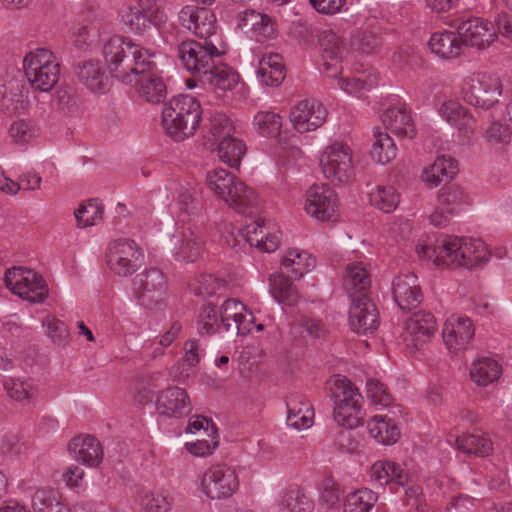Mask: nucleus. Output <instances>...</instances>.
Here are the masks:
<instances>
[{
  "label": "nucleus",
  "mask_w": 512,
  "mask_h": 512,
  "mask_svg": "<svg viewBox=\"0 0 512 512\" xmlns=\"http://www.w3.org/2000/svg\"><path fill=\"white\" fill-rule=\"evenodd\" d=\"M103 56L111 75L125 84L135 83L141 98L160 103L167 95L155 55L124 37L114 36L103 47Z\"/></svg>",
  "instance_id": "f257e3e1"
},
{
  "label": "nucleus",
  "mask_w": 512,
  "mask_h": 512,
  "mask_svg": "<svg viewBox=\"0 0 512 512\" xmlns=\"http://www.w3.org/2000/svg\"><path fill=\"white\" fill-rule=\"evenodd\" d=\"M420 258L433 260L437 266L474 268L487 262L489 252L480 239L444 236L434 243L419 245Z\"/></svg>",
  "instance_id": "f03ea898"
},
{
  "label": "nucleus",
  "mask_w": 512,
  "mask_h": 512,
  "mask_svg": "<svg viewBox=\"0 0 512 512\" xmlns=\"http://www.w3.org/2000/svg\"><path fill=\"white\" fill-rule=\"evenodd\" d=\"M201 115L202 108L195 97L178 95L164 105L162 127L173 140L184 141L195 134Z\"/></svg>",
  "instance_id": "7ed1b4c3"
},
{
  "label": "nucleus",
  "mask_w": 512,
  "mask_h": 512,
  "mask_svg": "<svg viewBox=\"0 0 512 512\" xmlns=\"http://www.w3.org/2000/svg\"><path fill=\"white\" fill-rule=\"evenodd\" d=\"M23 68L31 87L40 92L51 91L60 78V64L48 49L28 52L23 59Z\"/></svg>",
  "instance_id": "20e7f679"
},
{
  "label": "nucleus",
  "mask_w": 512,
  "mask_h": 512,
  "mask_svg": "<svg viewBox=\"0 0 512 512\" xmlns=\"http://www.w3.org/2000/svg\"><path fill=\"white\" fill-rule=\"evenodd\" d=\"M177 51L184 68L200 81L223 55V50L213 39L185 40L178 45Z\"/></svg>",
  "instance_id": "39448f33"
},
{
  "label": "nucleus",
  "mask_w": 512,
  "mask_h": 512,
  "mask_svg": "<svg viewBox=\"0 0 512 512\" xmlns=\"http://www.w3.org/2000/svg\"><path fill=\"white\" fill-rule=\"evenodd\" d=\"M502 82L499 77L482 72L465 77L461 86L464 101L472 106L489 109L502 95Z\"/></svg>",
  "instance_id": "423d86ee"
},
{
  "label": "nucleus",
  "mask_w": 512,
  "mask_h": 512,
  "mask_svg": "<svg viewBox=\"0 0 512 512\" xmlns=\"http://www.w3.org/2000/svg\"><path fill=\"white\" fill-rule=\"evenodd\" d=\"M320 166L332 183H347L353 175V151L346 143L335 141L324 149Z\"/></svg>",
  "instance_id": "0eeeda50"
},
{
  "label": "nucleus",
  "mask_w": 512,
  "mask_h": 512,
  "mask_svg": "<svg viewBox=\"0 0 512 512\" xmlns=\"http://www.w3.org/2000/svg\"><path fill=\"white\" fill-rule=\"evenodd\" d=\"M143 252L134 240L120 238L111 241L106 249V263L112 273L127 277L142 265Z\"/></svg>",
  "instance_id": "6e6552de"
},
{
  "label": "nucleus",
  "mask_w": 512,
  "mask_h": 512,
  "mask_svg": "<svg viewBox=\"0 0 512 512\" xmlns=\"http://www.w3.org/2000/svg\"><path fill=\"white\" fill-rule=\"evenodd\" d=\"M4 282L13 294L31 303H42L48 295L44 279L31 269L12 267L5 272Z\"/></svg>",
  "instance_id": "1a4fd4ad"
},
{
  "label": "nucleus",
  "mask_w": 512,
  "mask_h": 512,
  "mask_svg": "<svg viewBox=\"0 0 512 512\" xmlns=\"http://www.w3.org/2000/svg\"><path fill=\"white\" fill-rule=\"evenodd\" d=\"M133 290L139 304L147 309H158L164 303L167 282L158 268L146 269L133 279Z\"/></svg>",
  "instance_id": "9d476101"
},
{
  "label": "nucleus",
  "mask_w": 512,
  "mask_h": 512,
  "mask_svg": "<svg viewBox=\"0 0 512 512\" xmlns=\"http://www.w3.org/2000/svg\"><path fill=\"white\" fill-rule=\"evenodd\" d=\"M236 471L227 465H213L202 476L201 490L211 500H225L238 490Z\"/></svg>",
  "instance_id": "9b49d317"
},
{
  "label": "nucleus",
  "mask_w": 512,
  "mask_h": 512,
  "mask_svg": "<svg viewBox=\"0 0 512 512\" xmlns=\"http://www.w3.org/2000/svg\"><path fill=\"white\" fill-rule=\"evenodd\" d=\"M306 212L319 221H336L337 196L334 190L326 185H313L306 193Z\"/></svg>",
  "instance_id": "f8f14e48"
},
{
  "label": "nucleus",
  "mask_w": 512,
  "mask_h": 512,
  "mask_svg": "<svg viewBox=\"0 0 512 512\" xmlns=\"http://www.w3.org/2000/svg\"><path fill=\"white\" fill-rule=\"evenodd\" d=\"M437 329L435 317L430 312L420 311L406 322L402 338L406 348L415 353L434 335Z\"/></svg>",
  "instance_id": "ddd939ff"
},
{
  "label": "nucleus",
  "mask_w": 512,
  "mask_h": 512,
  "mask_svg": "<svg viewBox=\"0 0 512 512\" xmlns=\"http://www.w3.org/2000/svg\"><path fill=\"white\" fill-rule=\"evenodd\" d=\"M181 25L203 40L218 39L216 36V17L212 10L205 7L185 6L179 12Z\"/></svg>",
  "instance_id": "4468645a"
},
{
  "label": "nucleus",
  "mask_w": 512,
  "mask_h": 512,
  "mask_svg": "<svg viewBox=\"0 0 512 512\" xmlns=\"http://www.w3.org/2000/svg\"><path fill=\"white\" fill-rule=\"evenodd\" d=\"M328 111L316 99H305L297 103L290 111V120L299 133L314 131L327 119Z\"/></svg>",
  "instance_id": "2eb2a0df"
},
{
  "label": "nucleus",
  "mask_w": 512,
  "mask_h": 512,
  "mask_svg": "<svg viewBox=\"0 0 512 512\" xmlns=\"http://www.w3.org/2000/svg\"><path fill=\"white\" fill-rule=\"evenodd\" d=\"M463 46L469 45L479 50L489 47L497 38L494 25L482 18L472 17L461 21L457 26Z\"/></svg>",
  "instance_id": "dca6fc26"
},
{
  "label": "nucleus",
  "mask_w": 512,
  "mask_h": 512,
  "mask_svg": "<svg viewBox=\"0 0 512 512\" xmlns=\"http://www.w3.org/2000/svg\"><path fill=\"white\" fill-rule=\"evenodd\" d=\"M322 49L323 72L329 78H337L342 72V58L346 48L342 39L331 29L319 31L317 34Z\"/></svg>",
  "instance_id": "f3484780"
},
{
  "label": "nucleus",
  "mask_w": 512,
  "mask_h": 512,
  "mask_svg": "<svg viewBox=\"0 0 512 512\" xmlns=\"http://www.w3.org/2000/svg\"><path fill=\"white\" fill-rule=\"evenodd\" d=\"M156 410L168 418L180 419L192 411V403L187 391L178 386H169L157 393Z\"/></svg>",
  "instance_id": "a211bd4d"
},
{
  "label": "nucleus",
  "mask_w": 512,
  "mask_h": 512,
  "mask_svg": "<svg viewBox=\"0 0 512 512\" xmlns=\"http://www.w3.org/2000/svg\"><path fill=\"white\" fill-rule=\"evenodd\" d=\"M379 323L378 310L369 297L352 299L349 324L355 333L363 335L373 333L377 330Z\"/></svg>",
  "instance_id": "6ab92c4d"
},
{
  "label": "nucleus",
  "mask_w": 512,
  "mask_h": 512,
  "mask_svg": "<svg viewBox=\"0 0 512 512\" xmlns=\"http://www.w3.org/2000/svg\"><path fill=\"white\" fill-rule=\"evenodd\" d=\"M475 334L472 321L468 317L452 315L444 323L442 336L450 351L464 349Z\"/></svg>",
  "instance_id": "aec40b11"
},
{
  "label": "nucleus",
  "mask_w": 512,
  "mask_h": 512,
  "mask_svg": "<svg viewBox=\"0 0 512 512\" xmlns=\"http://www.w3.org/2000/svg\"><path fill=\"white\" fill-rule=\"evenodd\" d=\"M393 297L402 310L416 308L422 301L417 276L413 273L395 277L392 283Z\"/></svg>",
  "instance_id": "412c9836"
},
{
  "label": "nucleus",
  "mask_w": 512,
  "mask_h": 512,
  "mask_svg": "<svg viewBox=\"0 0 512 512\" xmlns=\"http://www.w3.org/2000/svg\"><path fill=\"white\" fill-rule=\"evenodd\" d=\"M69 451L77 461L90 467H97L103 459L102 446L91 435L74 437L69 443Z\"/></svg>",
  "instance_id": "4be33fe9"
},
{
  "label": "nucleus",
  "mask_w": 512,
  "mask_h": 512,
  "mask_svg": "<svg viewBox=\"0 0 512 512\" xmlns=\"http://www.w3.org/2000/svg\"><path fill=\"white\" fill-rule=\"evenodd\" d=\"M384 126L399 137L412 139L416 135L411 111L405 104L388 108L382 115Z\"/></svg>",
  "instance_id": "5701e85b"
},
{
  "label": "nucleus",
  "mask_w": 512,
  "mask_h": 512,
  "mask_svg": "<svg viewBox=\"0 0 512 512\" xmlns=\"http://www.w3.org/2000/svg\"><path fill=\"white\" fill-rule=\"evenodd\" d=\"M429 48L439 58L451 60L462 54L464 46L457 30L433 33L429 40Z\"/></svg>",
  "instance_id": "b1692460"
},
{
  "label": "nucleus",
  "mask_w": 512,
  "mask_h": 512,
  "mask_svg": "<svg viewBox=\"0 0 512 512\" xmlns=\"http://www.w3.org/2000/svg\"><path fill=\"white\" fill-rule=\"evenodd\" d=\"M439 113L449 124L456 127L465 136L468 137L474 133L476 121L469 114L467 108L459 102L452 100L444 102L439 109Z\"/></svg>",
  "instance_id": "393cba45"
},
{
  "label": "nucleus",
  "mask_w": 512,
  "mask_h": 512,
  "mask_svg": "<svg viewBox=\"0 0 512 512\" xmlns=\"http://www.w3.org/2000/svg\"><path fill=\"white\" fill-rule=\"evenodd\" d=\"M235 188L230 186L229 194L224 195L220 199L238 213H252V209L258 206V198L255 191L236 176Z\"/></svg>",
  "instance_id": "a878e982"
},
{
  "label": "nucleus",
  "mask_w": 512,
  "mask_h": 512,
  "mask_svg": "<svg viewBox=\"0 0 512 512\" xmlns=\"http://www.w3.org/2000/svg\"><path fill=\"white\" fill-rule=\"evenodd\" d=\"M257 76L266 86H279L286 77L283 57L278 53H268L259 60Z\"/></svg>",
  "instance_id": "bb28decb"
},
{
  "label": "nucleus",
  "mask_w": 512,
  "mask_h": 512,
  "mask_svg": "<svg viewBox=\"0 0 512 512\" xmlns=\"http://www.w3.org/2000/svg\"><path fill=\"white\" fill-rule=\"evenodd\" d=\"M370 477L373 482L380 486H385L389 483L404 486L408 483L409 479L408 473L400 464L388 460L375 462L370 469Z\"/></svg>",
  "instance_id": "cd10ccee"
},
{
  "label": "nucleus",
  "mask_w": 512,
  "mask_h": 512,
  "mask_svg": "<svg viewBox=\"0 0 512 512\" xmlns=\"http://www.w3.org/2000/svg\"><path fill=\"white\" fill-rule=\"evenodd\" d=\"M457 172V161L450 156L441 155L432 165L423 170L421 177L429 187H436L444 180L453 179Z\"/></svg>",
  "instance_id": "c85d7f7f"
},
{
  "label": "nucleus",
  "mask_w": 512,
  "mask_h": 512,
  "mask_svg": "<svg viewBox=\"0 0 512 512\" xmlns=\"http://www.w3.org/2000/svg\"><path fill=\"white\" fill-rule=\"evenodd\" d=\"M370 436L383 445L395 444L400 438V429L395 420L387 415H375L367 423Z\"/></svg>",
  "instance_id": "c756f323"
},
{
  "label": "nucleus",
  "mask_w": 512,
  "mask_h": 512,
  "mask_svg": "<svg viewBox=\"0 0 512 512\" xmlns=\"http://www.w3.org/2000/svg\"><path fill=\"white\" fill-rule=\"evenodd\" d=\"M344 285L352 299L368 297L371 280L362 263H350L347 265Z\"/></svg>",
  "instance_id": "7c9ffc66"
},
{
  "label": "nucleus",
  "mask_w": 512,
  "mask_h": 512,
  "mask_svg": "<svg viewBox=\"0 0 512 512\" xmlns=\"http://www.w3.org/2000/svg\"><path fill=\"white\" fill-rule=\"evenodd\" d=\"M239 79V74L232 67L217 59L214 67H211L201 81L209 83L215 89L229 91L235 88L239 83Z\"/></svg>",
  "instance_id": "2f4dec72"
},
{
  "label": "nucleus",
  "mask_w": 512,
  "mask_h": 512,
  "mask_svg": "<svg viewBox=\"0 0 512 512\" xmlns=\"http://www.w3.org/2000/svg\"><path fill=\"white\" fill-rule=\"evenodd\" d=\"M28 105V90L20 81H10L2 97V108L8 114L14 115L25 112Z\"/></svg>",
  "instance_id": "473e14b6"
},
{
  "label": "nucleus",
  "mask_w": 512,
  "mask_h": 512,
  "mask_svg": "<svg viewBox=\"0 0 512 512\" xmlns=\"http://www.w3.org/2000/svg\"><path fill=\"white\" fill-rule=\"evenodd\" d=\"M316 265V260L305 251L290 249L281 259V267L288 276L293 279H300L305 273L309 272Z\"/></svg>",
  "instance_id": "72a5a7b5"
},
{
  "label": "nucleus",
  "mask_w": 512,
  "mask_h": 512,
  "mask_svg": "<svg viewBox=\"0 0 512 512\" xmlns=\"http://www.w3.org/2000/svg\"><path fill=\"white\" fill-rule=\"evenodd\" d=\"M75 74L78 80L91 91H101L105 87L107 76L99 61L88 60L79 63Z\"/></svg>",
  "instance_id": "f704fd0d"
},
{
  "label": "nucleus",
  "mask_w": 512,
  "mask_h": 512,
  "mask_svg": "<svg viewBox=\"0 0 512 512\" xmlns=\"http://www.w3.org/2000/svg\"><path fill=\"white\" fill-rule=\"evenodd\" d=\"M287 424L296 430L309 428L313 423L314 411L309 401L292 397L287 402Z\"/></svg>",
  "instance_id": "c9c22d12"
},
{
  "label": "nucleus",
  "mask_w": 512,
  "mask_h": 512,
  "mask_svg": "<svg viewBox=\"0 0 512 512\" xmlns=\"http://www.w3.org/2000/svg\"><path fill=\"white\" fill-rule=\"evenodd\" d=\"M331 393L335 406L349 405L362 407L363 397L361 393L346 377H338L334 380Z\"/></svg>",
  "instance_id": "e433bc0d"
},
{
  "label": "nucleus",
  "mask_w": 512,
  "mask_h": 512,
  "mask_svg": "<svg viewBox=\"0 0 512 512\" xmlns=\"http://www.w3.org/2000/svg\"><path fill=\"white\" fill-rule=\"evenodd\" d=\"M32 506L34 512H69L60 492L52 488L37 490L33 496Z\"/></svg>",
  "instance_id": "4c0bfd02"
},
{
  "label": "nucleus",
  "mask_w": 512,
  "mask_h": 512,
  "mask_svg": "<svg viewBox=\"0 0 512 512\" xmlns=\"http://www.w3.org/2000/svg\"><path fill=\"white\" fill-rule=\"evenodd\" d=\"M374 142L371 148V157L379 164H387L396 157L397 148L393 139L381 128L373 130Z\"/></svg>",
  "instance_id": "58836bf2"
},
{
  "label": "nucleus",
  "mask_w": 512,
  "mask_h": 512,
  "mask_svg": "<svg viewBox=\"0 0 512 512\" xmlns=\"http://www.w3.org/2000/svg\"><path fill=\"white\" fill-rule=\"evenodd\" d=\"M203 241L191 228H185L181 232L180 244L176 250L178 260L195 262L201 256Z\"/></svg>",
  "instance_id": "ea45409f"
},
{
  "label": "nucleus",
  "mask_w": 512,
  "mask_h": 512,
  "mask_svg": "<svg viewBox=\"0 0 512 512\" xmlns=\"http://www.w3.org/2000/svg\"><path fill=\"white\" fill-rule=\"evenodd\" d=\"M502 369L498 362L490 357H483L472 364L471 379L480 386H486L497 380Z\"/></svg>",
  "instance_id": "a19ab883"
},
{
  "label": "nucleus",
  "mask_w": 512,
  "mask_h": 512,
  "mask_svg": "<svg viewBox=\"0 0 512 512\" xmlns=\"http://www.w3.org/2000/svg\"><path fill=\"white\" fill-rule=\"evenodd\" d=\"M456 443L459 450L479 457L488 456L493 451L492 441L486 434L463 435Z\"/></svg>",
  "instance_id": "79ce46f5"
},
{
  "label": "nucleus",
  "mask_w": 512,
  "mask_h": 512,
  "mask_svg": "<svg viewBox=\"0 0 512 512\" xmlns=\"http://www.w3.org/2000/svg\"><path fill=\"white\" fill-rule=\"evenodd\" d=\"M290 276L283 274L271 275L269 277L270 292L278 302L293 305L298 300L295 286L289 280Z\"/></svg>",
  "instance_id": "37998d69"
},
{
  "label": "nucleus",
  "mask_w": 512,
  "mask_h": 512,
  "mask_svg": "<svg viewBox=\"0 0 512 512\" xmlns=\"http://www.w3.org/2000/svg\"><path fill=\"white\" fill-rule=\"evenodd\" d=\"M369 201L375 208L390 213L398 207L400 196L393 186L379 185L369 192Z\"/></svg>",
  "instance_id": "c03bdc74"
},
{
  "label": "nucleus",
  "mask_w": 512,
  "mask_h": 512,
  "mask_svg": "<svg viewBox=\"0 0 512 512\" xmlns=\"http://www.w3.org/2000/svg\"><path fill=\"white\" fill-rule=\"evenodd\" d=\"M234 127L230 119L223 113H216L211 116L208 126V136L206 145L214 149L221 139L232 136Z\"/></svg>",
  "instance_id": "a18cd8bd"
},
{
  "label": "nucleus",
  "mask_w": 512,
  "mask_h": 512,
  "mask_svg": "<svg viewBox=\"0 0 512 512\" xmlns=\"http://www.w3.org/2000/svg\"><path fill=\"white\" fill-rule=\"evenodd\" d=\"M218 156L222 162L230 167L239 166L241 159L246 151L245 144L232 136L221 139L218 143Z\"/></svg>",
  "instance_id": "49530a36"
},
{
  "label": "nucleus",
  "mask_w": 512,
  "mask_h": 512,
  "mask_svg": "<svg viewBox=\"0 0 512 512\" xmlns=\"http://www.w3.org/2000/svg\"><path fill=\"white\" fill-rule=\"evenodd\" d=\"M377 494L368 489H359L347 495L344 502V512H369L376 503Z\"/></svg>",
  "instance_id": "de8ad7c7"
},
{
  "label": "nucleus",
  "mask_w": 512,
  "mask_h": 512,
  "mask_svg": "<svg viewBox=\"0 0 512 512\" xmlns=\"http://www.w3.org/2000/svg\"><path fill=\"white\" fill-rule=\"evenodd\" d=\"M467 199L463 188L457 184L445 186L438 193V203L441 209H447L448 213H456L460 206L467 203Z\"/></svg>",
  "instance_id": "09e8293b"
},
{
  "label": "nucleus",
  "mask_w": 512,
  "mask_h": 512,
  "mask_svg": "<svg viewBox=\"0 0 512 512\" xmlns=\"http://www.w3.org/2000/svg\"><path fill=\"white\" fill-rule=\"evenodd\" d=\"M253 125L264 137H277L282 127V118L272 111H260L254 116Z\"/></svg>",
  "instance_id": "8fccbe9b"
},
{
  "label": "nucleus",
  "mask_w": 512,
  "mask_h": 512,
  "mask_svg": "<svg viewBox=\"0 0 512 512\" xmlns=\"http://www.w3.org/2000/svg\"><path fill=\"white\" fill-rule=\"evenodd\" d=\"M207 186L220 199L229 194L230 186L235 188V175L225 169L209 171L206 176Z\"/></svg>",
  "instance_id": "3c124183"
},
{
  "label": "nucleus",
  "mask_w": 512,
  "mask_h": 512,
  "mask_svg": "<svg viewBox=\"0 0 512 512\" xmlns=\"http://www.w3.org/2000/svg\"><path fill=\"white\" fill-rule=\"evenodd\" d=\"M227 314H236L238 318H242V322L239 320L238 324L240 330H242V336L251 332L254 326V316L247 310L243 303L236 299H227L221 306L220 316Z\"/></svg>",
  "instance_id": "603ef678"
},
{
  "label": "nucleus",
  "mask_w": 512,
  "mask_h": 512,
  "mask_svg": "<svg viewBox=\"0 0 512 512\" xmlns=\"http://www.w3.org/2000/svg\"><path fill=\"white\" fill-rule=\"evenodd\" d=\"M198 332L201 335H213L222 328L220 314L212 304L203 305L197 320Z\"/></svg>",
  "instance_id": "864d4df0"
},
{
  "label": "nucleus",
  "mask_w": 512,
  "mask_h": 512,
  "mask_svg": "<svg viewBox=\"0 0 512 512\" xmlns=\"http://www.w3.org/2000/svg\"><path fill=\"white\" fill-rule=\"evenodd\" d=\"M103 205L98 199H90L81 204L74 212L75 218L80 227H88L94 225L102 218Z\"/></svg>",
  "instance_id": "5fc2aeb1"
},
{
  "label": "nucleus",
  "mask_w": 512,
  "mask_h": 512,
  "mask_svg": "<svg viewBox=\"0 0 512 512\" xmlns=\"http://www.w3.org/2000/svg\"><path fill=\"white\" fill-rule=\"evenodd\" d=\"M4 388L7 395L18 402H30L37 395V389L31 384L19 379L9 378L4 381Z\"/></svg>",
  "instance_id": "6e6d98bb"
},
{
  "label": "nucleus",
  "mask_w": 512,
  "mask_h": 512,
  "mask_svg": "<svg viewBox=\"0 0 512 512\" xmlns=\"http://www.w3.org/2000/svg\"><path fill=\"white\" fill-rule=\"evenodd\" d=\"M334 419L344 428H356L363 424L362 407L349 405L335 406Z\"/></svg>",
  "instance_id": "4d7b16f0"
},
{
  "label": "nucleus",
  "mask_w": 512,
  "mask_h": 512,
  "mask_svg": "<svg viewBox=\"0 0 512 512\" xmlns=\"http://www.w3.org/2000/svg\"><path fill=\"white\" fill-rule=\"evenodd\" d=\"M282 505L289 512H310L312 501L300 487L291 488L285 494Z\"/></svg>",
  "instance_id": "13d9d810"
},
{
  "label": "nucleus",
  "mask_w": 512,
  "mask_h": 512,
  "mask_svg": "<svg viewBox=\"0 0 512 512\" xmlns=\"http://www.w3.org/2000/svg\"><path fill=\"white\" fill-rule=\"evenodd\" d=\"M366 395L375 405L387 407L393 402V396L388 387L378 379H367Z\"/></svg>",
  "instance_id": "bf43d9fd"
},
{
  "label": "nucleus",
  "mask_w": 512,
  "mask_h": 512,
  "mask_svg": "<svg viewBox=\"0 0 512 512\" xmlns=\"http://www.w3.org/2000/svg\"><path fill=\"white\" fill-rule=\"evenodd\" d=\"M124 24L135 34H143L153 25L151 17L135 7H129L122 15Z\"/></svg>",
  "instance_id": "052dcab7"
},
{
  "label": "nucleus",
  "mask_w": 512,
  "mask_h": 512,
  "mask_svg": "<svg viewBox=\"0 0 512 512\" xmlns=\"http://www.w3.org/2000/svg\"><path fill=\"white\" fill-rule=\"evenodd\" d=\"M226 282L213 274H202L196 278L193 289L197 295L212 296L225 289Z\"/></svg>",
  "instance_id": "680f3d73"
},
{
  "label": "nucleus",
  "mask_w": 512,
  "mask_h": 512,
  "mask_svg": "<svg viewBox=\"0 0 512 512\" xmlns=\"http://www.w3.org/2000/svg\"><path fill=\"white\" fill-rule=\"evenodd\" d=\"M43 325L47 328V335L54 344L65 346L70 340V333L67 325L55 317H46Z\"/></svg>",
  "instance_id": "e2e57ef3"
},
{
  "label": "nucleus",
  "mask_w": 512,
  "mask_h": 512,
  "mask_svg": "<svg viewBox=\"0 0 512 512\" xmlns=\"http://www.w3.org/2000/svg\"><path fill=\"white\" fill-rule=\"evenodd\" d=\"M218 444V433H209L197 439L195 442H187L185 447L191 454L199 457H205L211 455L213 451L218 447Z\"/></svg>",
  "instance_id": "0e129e2a"
},
{
  "label": "nucleus",
  "mask_w": 512,
  "mask_h": 512,
  "mask_svg": "<svg viewBox=\"0 0 512 512\" xmlns=\"http://www.w3.org/2000/svg\"><path fill=\"white\" fill-rule=\"evenodd\" d=\"M338 84L341 89L351 95L362 96L365 92L369 91L375 84L371 77H351L339 79Z\"/></svg>",
  "instance_id": "69168bd1"
},
{
  "label": "nucleus",
  "mask_w": 512,
  "mask_h": 512,
  "mask_svg": "<svg viewBox=\"0 0 512 512\" xmlns=\"http://www.w3.org/2000/svg\"><path fill=\"white\" fill-rule=\"evenodd\" d=\"M351 45L354 49L371 54L379 47L378 37L371 31H357L351 38Z\"/></svg>",
  "instance_id": "338daca9"
},
{
  "label": "nucleus",
  "mask_w": 512,
  "mask_h": 512,
  "mask_svg": "<svg viewBox=\"0 0 512 512\" xmlns=\"http://www.w3.org/2000/svg\"><path fill=\"white\" fill-rule=\"evenodd\" d=\"M37 129L26 120H18L11 124L9 135L15 143L24 144L36 136Z\"/></svg>",
  "instance_id": "774afa93"
}]
</instances>
